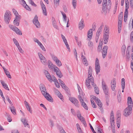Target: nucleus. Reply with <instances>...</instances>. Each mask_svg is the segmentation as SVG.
<instances>
[{
  "label": "nucleus",
  "mask_w": 133,
  "mask_h": 133,
  "mask_svg": "<svg viewBox=\"0 0 133 133\" xmlns=\"http://www.w3.org/2000/svg\"><path fill=\"white\" fill-rule=\"evenodd\" d=\"M39 88L42 94L47 100L49 102H53V99L50 95L46 92V89L45 86L43 84H41L39 85Z\"/></svg>",
  "instance_id": "f257e3e1"
},
{
  "label": "nucleus",
  "mask_w": 133,
  "mask_h": 133,
  "mask_svg": "<svg viewBox=\"0 0 133 133\" xmlns=\"http://www.w3.org/2000/svg\"><path fill=\"white\" fill-rule=\"evenodd\" d=\"M111 6V3L110 0H103L102 10L103 11H106L107 9L109 10Z\"/></svg>",
  "instance_id": "f03ea898"
},
{
  "label": "nucleus",
  "mask_w": 133,
  "mask_h": 133,
  "mask_svg": "<svg viewBox=\"0 0 133 133\" xmlns=\"http://www.w3.org/2000/svg\"><path fill=\"white\" fill-rule=\"evenodd\" d=\"M11 12L8 10H7L4 15V20L5 23L8 24L11 18Z\"/></svg>",
  "instance_id": "7ed1b4c3"
},
{
  "label": "nucleus",
  "mask_w": 133,
  "mask_h": 133,
  "mask_svg": "<svg viewBox=\"0 0 133 133\" xmlns=\"http://www.w3.org/2000/svg\"><path fill=\"white\" fill-rule=\"evenodd\" d=\"M92 74H88V77L87 79H86L85 84L87 88L89 89L91 88V87L90 85V81L93 82L94 81V78L92 76Z\"/></svg>",
  "instance_id": "20e7f679"
},
{
  "label": "nucleus",
  "mask_w": 133,
  "mask_h": 133,
  "mask_svg": "<svg viewBox=\"0 0 133 133\" xmlns=\"http://www.w3.org/2000/svg\"><path fill=\"white\" fill-rule=\"evenodd\" d=\"M38 54L41 60V62L44 65L46 66L47 62L46 58L40 52H38Z\"/></svg>",
  "instance_id": "39448f33"
},
{
  "label": "nucleus",
  "mask_w": 133,
  "mask_h": 133,
  "mask_svg": "<svg viewBox=\"0 0 133 133\" xmlns=\"http://www.w3.org/2000/svg\"><path fill=\"white\" fill-rule=\"evenodd\" d=\"M102 87L105 94L106 95H108L109 90L107 85L103 80H102Z\"/></svg>",
  "instance_id": "423d86ee"
},
{
  "label": "nucleus",
  "mask_w": 133,
  "mask_h": 133,
  "mask_svg": "<svg viewBox=\"0 0 133 133\" xmlns=\"http://www.w3.org/2000/svg\"><path fill=\"white\" fill-rule=\"evenodd\" d=\"M103 25H102L98 29L96 34L95 40L96 42H97L99 35L101 34L102 31Z\"/></svg>",
  "instance_id": "0eeeda50"
},
{
  "label": "nucleus",
  "mask_w": 133,
  "mask_h": 133,
  "mask_svg": "<svg viewBox=\"0 0 133 133\" xmlns=\"http://www.w3.org/2000/svg\"><path fill=\"white\" fill-rule=\"evenodd\" d=\"M9 27L12 30L14 31L16 34L19 35H22L21 32L17 28L11 25H9Z\"/></svg>",
  "instance_id": "6e6552de"
},
{
  "label": "nucleus",
  "mask_w": 133,
  "mask_h": 133,
  "mask_svg": "<svg viewBox=\"0 0 133 133\" xmlns=\"http://www.w3.org/2000/svg\"><path fill=\"white\" fill-rule=\"evenodd\" d=\"M132 110V108L128 106L124 110V115L126 117L129 116L131 113V111Z\"/></svg>",
  "instance_id": "1a4fd4ad"
},
{
  "label": "nucleus",
  "mask_w": 133,
  "mask_h": 133,
  "mask_svg": "<svg viewBox=\"0 0 133 133\" xmlns=\"http://www.w3.org/2000/svg\"><path fill=\"white\" fill-rule=\"evenodd\" d=\"M69 99L77 107H79V105L78 100L74 97L69 98Z\"/></svg>",
  "instance_id": "9d476101"
},
{
  "label": "nucleus",
  "mask_w": 133,
  "mask_h": 133,
  "mask_svg": "<svg viewBox=\"0 0 133 133\" xmlns=\"http://www.w3.org/2000/svg\"><path fill=\"white\" fill-rule=\"evenodd\" d=\"M33 22L37 28H39L40 27V24L38 20V17L37 15L35 16L33 20Z\"/></svg>",
  "instance_id": "9b49d317"
},
{
  "label": "nucleus",
  "mask_w": 133,
  "mask_h": 133,
  "mask_svg": "<svg viewBox=\"0 0 133 133\" xmlns=\"http://www.w3.org/2000/svg\"><path fill=\"white\" fill-rule=\"evenodd\" d=\"M54 71L56 72V75L59 78H61L63 76L62 74L59 69L57 67H55Z\"/></svg>",
  "instance_id": "f8f14e48"
},
{
  "label": "nucleus",
  "mask_w": 133,
  "mask_h": 133,
  "mask_svg": "<svg viewBox=\"0 0 133 133\" xmlns=\"http://www.w3.org/2000/svg\"><path fill=\"white\" fill-rule=\"evenodd\" d=\"M21 121L24 125V127H27L29 128H30L29 124L28 123V121L26 118H22Z\"/></svg>",
  "instance_id": "ddd939ff"
},
{
  "label": "nucleus",
  "mask_w": 133,
  "mask_h": 133,
  "mask_svg": "<svg viewBox=\"0 0 133 133\" xmlns=\"http://www.w3.org/2000/svg\"><path fill=\"white\" fill-rule=\"evenodd\" d=\"M62 38L64 41L65 45L66 46L67 49H68L69 51H70V49L68 44V43L66 39L65 38V37L62 34L61 35Z\"/></svg>",
  "instance_id": "4468645a"
},
{
  "label": "nucleus",
  "mask_w": 133,
  "mask_h": 133,
  "mask_svg": "<svg viewBox=\"0 0 133 133\" xmlns=\"http://www.w3.org/2000/svg\"><path fill=\"white\" fill-rule=\"evenodd\" d=\"M127 103L128 106L132 108L133 106V102L132 101L131 98L130 97H128L127 98Z\"/></svg>",
  "instance_id": "2eb2a0df"
},
{
  "label": "nucleus",
  "mask_w": 133,
  "mask_h": 133,
  "mask_svg": "<svg viewBox=\"0 0 133 133\" xmlns=\"http://www.w3.org/2000/svg\"><path fill=\"white\" fill-rule=\"evenodd\" d=\"M92 29H89V31H88L87 36L89 38V39H87V40H90L91 39V37L92 36Z\"/></svg>",
  "instance_id": "dca6fc26"
},
{
  "label": "nucleus",
  "mask_w": 133,
  "mask_h": 133,
  "mask_svg": "<svg viewBox=\"0 0 133 133\" xmlns=\"http://www.w3.org/2000/svg\"><path fill=\"white\" fill-rule=\"evenodd\" d=\"M84 21L83 19H81L79 24V29L81 30L82 29L84 28Z\"/></svg>",
  "instance_id": "f3484780"
},
{
  "label": "nucleus",
  "mask_w": 133,
  "mask_h": 133,
  "mask_svg": "<svg viewBox=\"0 0 133 133\" xmlns=\"http://www.w3.org/2000/svg\"><path fill=\"white\" fill-rule=\"evenodd\" d=\"M83 62L84 64L86 66H87L88 64V62L87 59L85 57L82 55L81 56Z\"/></svg>",
  "instance_id": "a211bd4d"
},
{
  "label": "nucleus",
  "mask_w": 133,
  "mask_h": 133,
  "mask_svg": "<svg viewBox=\"0 0 133 133\" xmlns=\"http://www.w3.org/2000/svg\"><path fill=\"white\" fill-rule=\"evenodd\" d=\"M62 87L66 91L67 93H68L69 92V90L68 88L66 87L64 83L63 84L61 85Z\"/></svg>",
  "instance_id": "6ab92c4d"
},
{
  "label": "nucleus",
  "mask_w": 133,
  "mask_h": 133,
  "mask_svg": "<svg viewBox=\"0 0 133 133\" xmlns=\"http://www.w3.org/2000/svg\"><path fill=\"white\" fill-rule=\"evenodd\" d=\"M104 32L109 33V27L107 26H105L104 29Z\"/></svg>",
  "instance_id": "aec40b11"
},
{
  "label": "nucleus",
  "mask_w": 133,
  "mask_h": 133,
  "mask_svg": "<svg viewBox=\"0 0 133 133\" xmlns=\"http://www.w3.org/2000/svg\"><path fill=\"white\" fill-rule=\"evenodd\" d=\"M10 108L12 112V113L15 115H16V110L15 108L13 106H12L11 107H10Z\"/></svg>",
  "instance_id": "412c9836"
},
{
  "label": "nucleus",
  "mask_w": 133,
  "mask_h": 133,
  "mask_svg": "<svg viewBox=\"0 0 133 133\" xmlns=\"http://www.w3.org/2000/svg\"><path fill=\"white\" fill-rule=\"evenodd\" d=\"M89 40L88 43V46L90 48L92 49L93 46V43L91 41Z\"/></svg>",
  "instance_id": "4be33fe9"
},
{
  "label": "nucleus",
  "mask_w": 133,
  "mask_h": 133,
  "mask_svg": "<svg viewBox=\"0 0 133 133\" xmlns=\"http://www.w3.org/2000/svg\"><path fill=\"white\" fill-rule=\"evenodd\" d=\"M114 116H110V121L111 123V126H113L112 123H114Z\"/></svg>",
  "instance_id": "5701e85b"
},
{
  "label": "nucleus",
  "mask_w": 133,
  "mask_h": 133,
  "mask_svg": "<svg viewBox=\"0 0 133 133\" xmlns=\"http://www.w3.org/2000/svg\"><path fill=\"white\" fill-rule=\"evenodd\" d=\"M81 103L82 106H83L85 109L87 110H88V107L86 104L84 102H83Z\"/></svg>",
  "instance_id": "b1692460"
},
{
  "label": "nucleus",
  "mask_w": 133,
  "mask_h": 133,
  "mask_svg": "<svg viewBox=\"0 0 133 133\" xmlns=\"http://www.w3.org/2000/svg\"><path fill=\"white\" fill-rule=\"evenodd\" d=\"M42 8V10L43 13V14L45 16H46L47 15V13L45 7L43 8V7Z\"/></svg>",
  "instance_id": "393cba45"
},
{
  "label": "nucleus",
  "mask_w": 133,
  "mask_h": 133,
  "mask_svg": "<svg viewBox=\"0 0 133 133\" xmlns=\"http://www.w3.org/2000/svg\"><path fill=\"white\" fill-rule=\"evenodd\" d=\"M95 69L96 74H98V73L100 72V66H95Z\"/></svg>",
  "instance_id": "a878e982"
},
{
  "label": "nucleus",
  "mask_w": 133,
  "mask_h": 133,
  "mask_svg": "<svg viewBox=\"0 0 133 133\" xmlns=\"http://www.w3.org/2000/svg\"><path fill=\"white\" fill-rule=\"evenodd\" d=\"M4 72L9 78L10 79L11 78V77L10 74V73L9 71H8V70H5Z\"/></svg>",
  "instance_id": "bb28decb"
},
{
  "label": "nucleus",
  "mask_w": 133,
  "mask_h": 133,
  "mask_svg": "<svg viewBox=\"0 0 133 133\" xmlns=\"http://www.w3.org/2000/svg\"><path fill=\"white\" fill-rule=\"evenodd\" d=\"M55 62L58 66H62V63L58 59L57 61H56Z\"/></svg>",
  "instance_id": "cd10ccee"
},
{
  "label": "nucleus",
  "mask_w": 133,
  "mask_h": 133,
  "mask_svg": "<svg viewBox=\"0 0 133 133\" xmlns=\"http://www.w3.org/2000/svg\"><path fill=\"white\" fill-rule=\"evenodd\" d=\"M77 1L76 0H72V4L74 8L75 9L76 8L77 4Z\"/></svg>",
  "instance_id": "c85d7f7f"
},
{
  "label": "nucleus",
  "mask_w": 133,
  "mask_h": 133,
  "mask_svg": "<svg viewBox=\"0 0 133 133\" xmlns=\"http://www.w3.org/2000/svg\"><path fill=\"white\" fill-rule=\"evenodd\" d=\"M49 66V68L50 69L52 70H54V71L55 68L56 67H57L55 65H54L53 64H51Z\"/></svg>",
  "instance_id": "c756f323"
},
{
  "label": "nucleus",
  "mask_w": 133,
  "mask_h": 133,
  "mask_svg": "<svg viewBox=\"0 0 133 133\" xmlns=\"http://www.w3.org/2000/svg\"><path fill=\"white\" fill-rule=\"evenodd\" d=\"M0 95H1V96L2 97V98H3V100L4 102L5 103V97L3 95V92H2V91L1 90V89H0Z\"/></svg>",
  "instance_id": "7c9ffc66"
},
{
  "label": "nucleus",
  "mask_w": 133,
  "mask_h": 133,
  "mask_svg": "<svg viewBox=\"0 0 133 133\" xmlns=\"http://www.w3.org/2000/svg\"><path fill=\"white\" fill-rule=\"evenodd\" d=\"M15 16V18L14 19H15L16 20L20 21V19L21 18V16L20 15H19L18 14Z\"/></svg>",
  "instance_id": "2f4dec72"
},
{
  "label": "nucleus",
  "mask_w": 133,
  "mask_h": 133,
  "mask_svg": "<svg viewBox=\"0 0 133 133\" xmlns=\"http://www.w3.org/2000/svg\"><path fill=\"white\" fill-rule=\"evenodd\" d=\"M126 52L127 54L126 55V58L128 59L130 57V55L129 54V50H127Z\"/></svg>",
  "instance_id": "473e14b6"
},
{
  "label": "nucleus",
  "mask_w": 133,
  "mask_h": 133,
  "mask_svg": "<svg viewBox=\"0 0 133 133\" xmlns=\"http://www.w3.org/2000/svg\"><path fill=\"white\" fill-rule=\"evenodd\" d=\"M60 0H54V4L56 6H58L59 5V1Z\"/></svg>",
  "instance_id": "72a5a7b5"
},
{
  "label": "nucleus",
  "mask_w": 133,
  "mask_h": 133,
  "mask_svg": "<svg viewBox=\"0 0 133 133\" xmlns=\"http://www.w3.org/2000/svg\"><path fill=\"white\" fill-rule=\"evenodd\" d=\"M108 46L107 45L104 46L102 52H107Z\"/></svg>",
  "instance_id": "f704fd0d"
},
{
  "label": "nucleus",
  "mask_w": 133,
  "mask_h": 133,
  "mask_svg": "<svg viewBox=\"0 0 133 133\" xmlns=\"http://www.w3.org/2000/svg\"><path fill=\"white\" fill-rule=\"evenodd\" d=\"M20 21L16 20L15 19H14V24L16 26H18L19 25Z\"/></svg>",
  "instance_id": "c9c22d12"
},
{
  "label": "nucleus",
  "mask_w": 133,
  "mask_h": 133,
  "mask_svg": "<svg viewBox=\"0 0 133 133\" xmlns=\"http://www.w3.org/2000/svg\"><path fill=\"white\" fill-rule=\"evenodd\" d=\"M27 110L31 113H32V110H31V108L29 104L25 106Z\"/></svg>",
  "instance_id": "e433bc0d"
},
{
  "label": "nucleus",
  "mask_w": 133,
  "mask_h": 133,
  "mask_svg": "<svg viewBox=\"0 0 133 133\" xmlns=\"http://www.w3.org/2000/svg\"><path fill=\"white\" fill-rule=\"evenodd\" d=\"M52 24L53 26L56 29H58V27L56 24V21L54 22H52Z\"/></svg>",
  "instance_id": "4c0bfd02"
},
{
  "label": "nucleus",
  "mask_w": 133,
  "mask_h": 133,
  "mask_svg": "<svg viewBox=\"0 0 133 133\" xmlns=\"http://www.w3.org/2000/svg\"><path fill=\"white\" fill-rule=\"evenodd\" d=\"M13 40L14 42V43L16 45V46H18L19 45L18 42L15 38H14L13 39Z\"/></svg>",
  "instance_id": "58836bf2"
},
{
  "label": "nucleus",
  "mask_w": 133,
  "mask_h": 133,
  "mask_svg": "<svg viewBox=\"0 0 133 133\" xmlns=\"http://www.w3.org/2000/svg\"><path fill=\"white\" fill-rule=\"evenodd\" d=\"M23 6L27 10L29 11H31V9L26 4H25V6Z\"/></svg>",
  "instance_id": "ea45409f"
},
{
  "label": "nucleus",
  "mask_w": 133,
  "mask_h": 133,
  "mask_svg": "<svg viewBox=\"0 0 133 133\" xmlns=\"http://www.w3.org/2000/svg\"><path fill=\"white\" fill-rule=\"evenodd\" d=\"M51 57L52 59L55 61V62L58 59V58L57 57L55 56V55H51Z\"/></svg>",
  "instance_id": "a19ab883"
},
{
  "label": "nucleus",
  "mask_w": 133,
  "mask_h": 133,
  "mask_svg": "<svg viewBox=\"0 0 133 133\" xmlns=\"http://www.w3.org/2000/svg\"><path fill=\"white\" fill-rule=\"evenodd\" d=\"M109 33L104 32L103 38H109Z\"/></svg>",
  "instance_id": "79ce46f5"
},
{
  "label": "nucleus",
  "mask_w": 133,
  "mask_h": 133,
  "mask_svg": "<svg viewBox=\"0 0 133 133\" xmlns=\"http://www.w3.org/2000/svg\"><path fill=\"white\" fill-rule=\"evenodd\" d=\"M46 77L50 82H52V78L50 75H47Z\"/></svg>",
  "instance_id": "37998d69"
},
{
  "label": "nucleus",
  "mask_w": 133,
  "mask_h": 133,
  "mask_svg": "<svg viewBox=\"0 0 133 133\" xmlns=\"http://www.w3.org/2000/svg\"><path fill=\"white\" fill-rule=\"evenodd\" d=\"M46 77L50 82H52V78L50 75H47Z\"/></svg>",
  "instance_id": "c03bdc74"
},
{
  "label": "nucleus",
  "mask_w": 133,
  "mask_h": 133,
  "mask_svg": "<svg viewBox=\"0 0 133 133\" xmlns=\"http://www.w3.org/2000/svg\"><path fill=\"white\" fill-rule=\"evenodd\" d=\"M94 90L96 93L97 94H99V90L98 87H95Z\"/></svg>",
  "instance_id": "a18cd8bd"
},
{
  "label": "nucleus",
  "mask_w": 133,
  "mask_h": 133,
  "mask_svg": "<svg viewBox=\"0 0 133 133\" xmlns=\"http://www.w3.org/2000/svg\"><path fill=\"white\" fill-rule=\"evenodd\" d=\"M129 7V3L128 1H125V9L128 10Z\"/></svg>",
  "instance_id": "49530a36"
},
{
  "label": "nucleus",
  "mask_w": 133,
  "mask_h": 133,
  "mask_svg": "<svg viewBox=\"0 0 133 133\" xmlns=\"http://www.w3.org/2000/svg\"><path fill=\"white\" fill-rule=\"evenodd\" d=\"M29 3L31 4L33 6L35 7L36 6V5L34 3V2L33 1H32V0L29 1Z\"/></svg>",
  "instance_id": "de8ad7c7"
},
{
  "label": "nucleus",
  "mask_w": 133,
  "mask_h": 133,
  "mask_svg": "<svg viewBox=\"0 0 133 133\" xmlns=\"http://www.w3.org/2000/svg\"><path fill=\"white\" fill-rule=\"evenodd\" d=\"M6 98L7 99L8 101L10 103V104L11 105H13L12 103V102L11 100L10 99L8 96H6Z\"/></svg>",
  "instance_id": "09e8293b"
},
{
  "label": "nucleus",
  "mask_w": 133,
  "mask_h": 133,
  "mask_svg": "<svg viewBox=\"0 0 133 133\" xmlns=\"http://www.w3.org/2000/svg\"><path fill=\"white\" fill-rule=\"evenodd\" d=\"M130 38L131 42H133V31H132L130 34Z\"/></svg>",
  "instance_id": "8fccbe9b"
},
{
  "label": "nucleus",
  "mask_w": 133,
  "mask_h": 133,
  "mask_svg": "<svg viewBox=\"0 0 133 133\" xmlns=\"http://www.w3.org/2000/svg\"><path fill=\"white\" fill-rule=\"evenodd\" d=\"M97 105L100 108H102V104L100 100L99 101H98L97 103Z\"/></svg>",
  "instance_id": "3c124183"
},
{
  "label": "nucleus",
  "mask_w": 133,
  "mask_h": 133,
  "mask_svg": "<svg viewBox=\"0 0 133 133\" xmlns=\"http://www.w3.org/2000/svg\"><path fill=\"white\" fill-rule=\"evenodd\" d=\"M3 86L6 90L9 91V89L7 85L6 84H5L4 85H3Z\"/></svg>",
  "instance_id": "603ef678"
},
{
  "label": "nucleus",
  "mask_w": 133,
  "mask_h": 133,
  "mask_svg": "<svg viewBox=\"0 0 133 133\" xmlns=\"http://www.w3.org/2000/svg\"><path fill=\"white\" fill-rule=\"evenodd\" d=\"M17 47L19 51L22 53H23L24 52L22 50L20 46L19 45V46H17Z\"/></svg>",
  "instance_id": "864d4df0"
},
{
  "label": "nucleus",
  "mask_w": 133,
  "mask_h": 133,
  "mask_svg": "<svg viewBox=\"0 0 133 133\" xmlns=\"http://www.w3.org/2000/svg\"><path fill=\"white\" fill-rule=\"evenodd\" d=\"M116 84V79L115 78H114L111 81V84Z\"/></svg>",
  "instance_id": "5fc2aeb1"
},
{
  "label": "nucleus",
  "mask_w": 133,
  "mask_h": 133,
  "mask_svg": "<svg viewBox=\"0 0 133 133\" xmlns=\"http://www.w3.org/2000/svg\"><path fill=\"white\" fill-rule=\"evenodd\" d=\"M128 10L125 9V11L124 12V17H128Z\"/></svg>",
  "instance_id": "6e6d98bb"
},
{
  "label": "nucleus",
  "mask_w": 133,
  "mask_h": 133,
  "mask_svg": "<svg viewBox=\"0 0 133 133\" xmlns=\"http://www.w3.org/2000/svg\"><path fill=\"white\" fill-rule=\"evenodd\" d=\"M102 57L103 58H104L106 57L107 54V52H102Z\"/></svg>",
  "instance_id": "4d7b16f0"
},
{
  "label": "nucleus",
  "mask_w": 133,
  "mask_h": 133,
  "mask_svg": "<svg viewBox=\"0 0 133 133\" xmlns=\"http://www.w3.org/2000/svg\"><path fill=\"white\" fill-rule=\"evenodd\" d=\"M122 21L118 20V29H119V28H121V25L122 23Z\"/></svg>",
  "instance_id": "13d9d810"
},
{
  "label": "nucleus",
  "mask_w": 133,
  "mask_h": 133,
  "mask_svg": "<svg viewBox=\"0 0 133 133\" xmlns=\"http://www.w3.org/2000/svg\"><path fill=\"white\" fill-rule=\"evenodd\" d=\"M125 45H123L122 48V52L124 54H125Z\"/></svg>",
  "instance_id": "bf43d9fd"
},
{
  "label": "nucleus",
  "mask_w": 133,
  "mask_h": 133,
  "mask_svg": "<svg viewBox=\"0 0 133 133\" xmlns=\"http://www.w3.org/2000/svg\"><path fill=\"white\" fill-rule=\"evenodd\" d=\"M111 87L112 90L113 91H114L115 87H116V84H111Z\"/></svg>",
  "instance_id": "052dcab7"
},
{
  "label": "nucleus",
  "mask_w": 133,
  "mask_h": 133,
  "mask_svg": "<svg viewBox=\"0 0 133 133\" xmlns=\"http://www.w3.org/2000/svg\"><path fill=\"white\" fill-rule=\"evenodd\" d=\"M57 88H59L60 87V85H59V84L58 81H56L55 82H54Z\"/></svg>",
  "instance_id": "680f3d73"
},
{
  "label": "nucleus",
  "mask_w": 133,
  "mask_h": 133,
  "mask_svg": "<svg viewBox=\"0 0 133 133\" xmlns=\"http://www.w3.org/2000/svg\"><path fill=\"white\" fill-rule=\"evenodd\" d=\"M92 68L91 66H90L89 68L88 74H92Z\"/></svg>",
  "instance_id": "e2e57ef3"
},
{
  "label": "nucleus",
  "mask_w": 133,
  "mask_h": 133,
  "mask_svg": "<svg viewBox=\"0 0 133 133\" xmlns=\"http://www.w3.org/2000/svg\"><path fill=\"white\" fill-rule=\"evenodd\" d=\"M12 11H13V13H14V15H15V16L16 15H18V14L17 11L15 9H12Z\"/></svg>",
  "instance_id": "0e129e2a"
},
{
  "label": "nucleus",
  "mask_w": 133,
  "mask_h": 133,
  "mask_svg": "<svg viewBox=\"0 0 133 133\" xmlns=\"http://www.w3.org/2000/svg\"><path fill=\"white\" fill-rule=\"evenodd\" d=\"M116 115L117 117H121V114L120 111H117V112Z\"/></svg>",
  "instance_id": "69168bd1"
},
{
  "label": "nucleus",
  "mask_w": 133,
  "mask_h": 133,
  "mask_svg": "<svg viewBox=\"0 0 133 133\" xmlns=\"http://www.w3.org/2000/svg\"><path fill=\"white\" fill-rule=\"evenodd\" d=\"M93 98L94 100L96 102V103L98 102V101H100V100L98 98L95 96H94Z\"/></svg>",
  "instance_id": "338daca9"
},
{
  "label": "nucleus",
  "mask_w": 133,
  "mask_h": 133,
  "mask_svg": "<svg viewBox=\"0 0 133 133\" xmlns=\"http://www.w3.org/2000/svg\"><path fill=\"white\" fill-rule=\"evenodd\" d=\"M78 97L81 103L84 102L82 98L80 95H78Z\"/></svg>",
  "instance_id": "774afa93"
}]
</instances>
